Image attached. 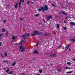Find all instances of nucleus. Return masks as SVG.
Here are the masks:
<instances>
[{
    "label": "nucleus",
    "mask_w": 75,
    "mask_h": 75,
    "mask_svg": "<svg viewBox=\"0 0 75 75\" xmlns=\"http://www.w3.org/2000/svg\"><path fill=\"white\" fill-rule=\"evenodd\" d=\"M20 50H21V51L23 52L25 51V46H21L20 47Z\"/></svg>",
    "instance_id": "nucleus-1"
},
{
    "label": "nucleus",
    "mask_w": 75,
    "mask_h": 75,
    "mask_svg": "<svg viewBox=\"0 0 75 75\" xmlns=\"http://www.w3.org/2000/svg\"><path fill=\"white\" fill-rule=\"evenodd\" d=\"M24 1V0H20V2L18 4L19 7V8L21 7V1L22 3H23Z\"/></svg>",
    "instance_id": "nucleus-2"
},
{
    "label": "nucleus",
    "mask_w": 75,
    "mask_h": 75,
    "mask_svg": "<svg viewBox=\"0 0 75 75\" xmlns=\"http://www.w3.org/2000/svg\"><path fill=\"white\" fill-rule=\"evenodd\" d=\"M52 16H48L47 18V19L48 20H51V19H52Z\"/></svg>",
    "instance_id": "nucleus-3"
},
{
    "label": "nucleus",
    "mask_w": 75,
    "mask_h": 75,
    "mask_svg": "<svg viewBox=\"0 0 75 75\" xmlns=\"http://www.w3.org/2000/svg\"><path fill=\"white\" fill-rule=\"evenodd\" d=\"M44 9L45 10H46V11H47L48 10V6H45L44 7Z\"/></svg>",
    "instance_id": "nucleus-4"
},
{
    "label": "nucleus",
    "mask_w": 75,
    "mask_h": 75,
    "mask_svg": "<svg viewBox=\"0 0 75 75\" xmlns=\"http://www.w3.org/2000/svg\"><path fill=\"white\" fill-rule=\"evenodd\" d=\"M33 33H35V35H37V34H38V31L35 30L34 31Z\"/></svg>",
    "instance_id": "nucleus-5"
},
{
    "label": "nucleus",
    "mask_w": 75,
    "mask_h": 75,
    "mask_svg": "<svg viewBox=\"0 0 75 75\" xmlns=\"http://www.w3.org/2000/svg\"><path fill=\"white\" fill-rule=\"evenodd\" d=\"M74 39H71L70 40V41H73V42H75V37H74Z\"/></svg>",
    "instance_id": "nucleus-6"
},
{
    "label": "nucleus",
    "mask_w": 75,
    "mask_h": 75,
    "mask_svg": "<svg viewBox=\"0 0 75 75\" xmlns=\"http://www.w3.org/2000/svg\"><path fill=\"white\" fill-rule=\"evenodd\" d=\"M40 8L41 9V10L43 11H45V10L44 9V8L43 7V6H41Z\"/></svg>",
    "instance_id": "nucleus-7"
},
{
    "label": "nucleus",
    "mask_w": 75,
    "mask_h": 75,
    "mask_svg": "<svg viewBox=\"0 0 75 75\" xmlns=\"http://www.w3.org/2000/svg\"><path fill=\"white\" fill-rule=\"evenodd\" d=\"M70 45H69L66 46V47H65V50H67V49H68V48H69V47Z\"/></svg>",
    "instance_id": "nucleus-8"
},
{
    "label": "nucleus",
    "mask_w": 75,
    "mask_h": 75,
    "mask_svg": "<svg viewBox=\"0 0 75 75\" xmlns=\"http://www.w3.org/2000/svg\"><path fill=\"white\" fill-rule=\"evenodd\" d=\"M2 31L3 33H4V32H6V29L4 28H3L2 30Z\"/></svg>",
    "instance_id": "nucleus-9"
},
{
    "label": "nucleus",
    "mask_w": 75,
    "mask_h": 75,
    "mask_svg": "<svg viewBox=\"0 0 75 75\" xmlns=\"http://www.w3.org/2000/svg\"><path fill=\"white\" fill-rule=\"evenodd\" d=\"M70 24H71V25H75V23H74L71 22H70Z\"/></svg>",
    "instance_id": "nucleus-10"
},
{
    "label": "nucleus",
    "mask_w": 75,
    "mask_h": 75,
    "mask_svg": "<svg viewBox=\"0 0 75 75\" xmlns=\"http://www.w3.org/2000/svg\"><path fill=\"white\" fill-rule=\"evenodd\" d=\"M44 35L46 36H49V35H50V34H45Z\"/></svg>",
    "instance_id": "nucleus-11"
},
{
    "label": "nucleus",
    "mask_w": 75,
    "mask_h": 75,
    "mask_svg": "<svg viewBox=\"0 0 75 75\" xmlns=\"http://www.w3.org/2000/svg\"><path fill=\"white\" fill-rule=\"evenodd\" d=\"M34 53L35 54H38V52H37V51L35 50L34 52Z\"/></svg>",
    "instance_id": "nucleus-12"
},
{
    "label": "nucleus",
    "mask_w": 75,
    "mask_h": 75,
    "mask_svg": "<svg viewBox=\"0 0 75 75\" xmlns=\"http://www.w3.org/2000/svg\"><path fill=\"white\" fill-rule=\"evenodd\" d=\"M70 69V68L69 67H65V69Z\"/></svg>",
    "instance_id": "nucleus-13"
},
{
    "label": "nucleus",
    "mask_w": 75,
    "mask_h": 75,
    "mask_svg": "<svg viewBox=\"0 0 75 75\" xmlns=\"http://www.w3.org/2000/svg\"><path fill=\"white\" fill-rule=\"evenodd\" d=\"M22 37L23 38H24V39H25V35H23L22 36Z\"/></svg>",
    "instance_id": "nucleus-14"
},
{
    "label": "nucleus",
    "mask_w": 75,
    "mask_h": 75,
    "mask_svg": "<svg viewBox=\"0 0 75 75\" xmlns=\"http://www.w3.org/2000/svg\"><path fill=\"white\" fill-rule=\"evenodd\" d=\"M18 5V4L16 3V4L15 5V8H17V7Z\"/></svg>",
    "instance_id": "nucleus-15"
},
{
    "label": "nucleus",
    "mask_w": 75,
    "mask_h": 75,
    "mask_svg": "<svg viewBox=\"0 0 75 75\" xmlns=\"http://www.w3.org/2000/svg\"><path fill=\"white\" fill-rule=\"evenodd\" d=\"M42 33H38V35H42Z\"/></svg>",
    "instance_id": "nucleus-16"
},
{
    "label": "nucleus",
    "mask_w": 75,
    "mask_h": 75,
    "mask_svg": "<svg viewBox=\"0 0 75 75\" xmlns=\"http://www.w3.org/2000/svg\"><path fill=\"white\" fill-rule=\"evenodd\" d=\"M9 75H11L13 74V71H10L8 74Z\"/></svg>",
    "instance_id": "nucleus-17"
},
{
    "label": "nucleus",
    "mask_w": 75,
    "mask_h": 75,
    "mask_svg": "<svg viewBox=\"0 0 75 75\" xmlns=\"http://www.w3.org/2000/svg\"><path fill=\"white\" fill-rule=\"evenodd\" d=\"M4 56L5 57H7V53H5L4 54Z\"/></svg>",
    "instance_id": "nucleus-18"
},
{
    "label": "nucleus",
    "mask_w": 75,
    "mask_h": 75,
    "mask_svg": "<svg viewBox=\"0 0 75 75\" xmlns=\"http://www.w3.org/2000/svg\"><path fill=\"white\" fill-rule=\"evenodd\" d=\"M6 72H7V73H8V72H9V69L8 68L7 69V70H6Z\"/></svg>",
    "instance_id": "nucleus-19"
},
{
    "label": "nucleus",
    "mask_w": 75,
    "mask_h": 75,
    "mask_svg": "<svg viewBox=\"0 0 75 75\" xmlns=\"http://www.w3.org/2000/svg\"><path fill=\"white\" fill-rule=\"evenodd\" d=\"M57 28H59V25L58 24H57Z\"/></svg>",
    "instance_id": "nucleus-20"
},
{
    "label": "nucleus",
    "mask_w": 75,
    "mask_h": 75,
    "mask_svg": "<svg viewBox=\"0 0 75 75\" xmlns=\"http://www.w3.org/2000/svg\"><path fill=\"white\" fill-rule=\"evenodd\" d=\"M30 35V34L29 33H27L25 34V36H29Z\"/></svg>",
    "instance_id": "nucleus-21"
},
{
    "label": "nucleus",
    "mask_w": 75,
    "mask_h": 75,
    "mask_svg": "<svg viewBox=\"0 0 75 75\" xmlns=\"http://www.w3.org/2000/svg\"><path fill=\"white\" fill-rule=\"evenodd\" d=\"M55 54H53L52 55H51L52 57H55Z\"/></svg>",
    "instance_id": "nucleus-22"
},
{
    "label": "nucleus",
    "mask_w": 75,
    "mask_h": 75,
    "mask_svg": "<svg viewBox=\"0 0 75 75\" xmlns=\"http://www.w3.org/2000/svg\"><path fill=\"white\" fill-rule=\"evenodd\" d=\"M16 62H14V63H13L12 64V66H14V65H16Z\"/></svg>",
    "instance_id": "nucleus-23"
},
{
    "label": "nucleus",
    "mask_w": 75,
    "mask_h": 75,
    "mask_svg": "<svg viewBox=\"0 0 75 75\" xmlns=\"http://www.w3.org/2000/svg\"><path fill=\"white\" fill-rule=\"evenodd\" d=\"M23 41V40H22L19 43V44H21V43H22V42Z\"/></svg>",
    "instance_id": "nucleus-24"
},
{
    "label": "nucleus",
    "mask_w": 75,
    "mask_h": 75,
    "mask_svg": "<svg viewBox=\"0 0 75 75\" xmlns=\"http://www.w3.org/2000/svg\"><path fill=\"white\" fill-rule=\"evenodd\" d=\"M12 39L13 40H15L16 39V38L15 37V36H13L12 37Z\"/></svg>",
    "instance_id": "nucleus-25"
},
{
    "label": "nucleus",
    "mask_w": 75,
    "mask_h": 75,
    "mask_svg": "<svg viewBox=\"0 0 75 75\" xmlns=\"http://www.w3.org/2000/svg\"><path fill=\"white\" fill-rule=\"evenodd\" d=\"M3 62L7 63L8 62V61L7 60H4L3 61Z\"/></svg>",
    "instance_id": "nucleus-26"
},
{
    "label": "nucleus",
    "mask_w": 75,
    "mask_h": 75,
    "mask_svg": "<svg viewBox=\"0 0 75 75\" xmlns=\"http://www.w3.org/2000/svg\"><path fill=\"white\" fill-rule=\"evenodd\" d=\"M35 33H34L33 34H32L31 35V36H34L35 35Z\"/></svg>",
    "instance_id": "nucleus-27"
},
{
    "label": "nucleus",
    "mask_w": 75,
    "mask_h": 75,
    "mask_svg": "<svg viewBox=\"0 0 75 75\" xmlns=\"http://www.w3.org/2000/svg\"><path fill=\"white\" fill-rule=\"evenodd\" d=\"M62 14H64V15H66V16H67V14H65V13L64 12H62Z\"/></svg>",
    "instance_id": "nucleus-28"
},
{
    "label": "nucleus",
    "mask_w": 75,
    "mask_h": 75,
    "mask_svg": "<svg viewBox=\"0 0 75 75\" xmlns=\"http://www.w3.org/2000/svg\"><path fill=\"white\" fill-rule=\"evenodd\" d=\"M2 35H3V34H0V38H1V37H2Z\"/></svg>",
    "instance_id": "nucleus-29"
},
{
    "label": "nucleus",
    "mask_w": 75,
    "mask_h": 75,
    "mask_svg": "<svg viewBox=\"0 0 75 75\" xmlns=\"http://www.w3.org/2000/svg\"><path fill=\"white\" fill-rule=\"evenodd\" d=\"M39 44V42H38L37 43V44L36 45V47H37L38 46V44Z\"/></svg>",
    "instance_id": "nucleus-30"
},
{
    "label": "nucleus",
    "mask_w": 75,
    "mask_h": 75,
    "mask_svg": "<svg viewBox=\"0 0 75 75\" xmlns=\"http://www.w3.org/2000/svg\"><path fill=\"white\" fill-rule=\"evenodd\" d=\"M8 33L7 32L6 34V37H8Z\"/></svg>",
    "instance_id": "nucleus-31"
},
{
    "label": "nucleus",
    "mask_w": 75,
    "mask_h": 75,
    "mask_svg": "<svg viewBox=\"0 0 75 75\" xmlns=\"http://www.w3.org/2000/svg\"><path fill=\"white\" fill-rule=\"evenodd\" d=\"M39 72L40 73H42V70H40L39 71Z\"/></svg>",
    "instance_id": "nucleus-32"
},
{
    "label": "nucleus",
    "mask_w": 75,
    "mask_h": 75,
    "mask_svg": "<svg viewBox=\"0 0 75 75\" xmlns=\"http://www.w3.org/2000/svg\"><path fill=\"white\" fill-rule=\"evenodd\" d=\"M39 16V14H37L35 15V16Z\"/></svg>",
    "instance_id": "nucleus-33"
},
{
    "label": "nucleus",
    "mask_w": 75,
    "mask_h": 75,
    "mask_svg": "<svg viewBox=\"0 0 75 75\" xmlns=\"http://www.w3.org/2000/svg\"><path fill=\"white\" fill-rule=\"evenodd\" d=\"M3 22L4 23H6V20L4 21H3Z\"/></svg>",
    "instance_id": "nucleus-34"
},
{
    "label": "nucleus",
    "mask_w": 75,
    "mask_h": 75,
    "mask_svg": "<svg viewBox=\"0 0 75 75\" xmlns=\"http://www.w3.org/2000/svg\"><path fill=\"white\" fill-rule=\"evenodd\" d=\"M62 47V46H61V45L59 46V49H60V48H61Z\"/></svg>",
    "instance_id": "nucleus-35"
},
{
    "label": "nucleus",
    "mask_w": 75,
    "mask_h": 75,
    "mask_svg": "<svg viewBox=\"0 0 75 75\" xmlns=\"http://www.w3.org/2000/svg\"><path fill=\"white\" fill-rule=\"evenodd\" d=\"M52 6L53 7H55V6L53 4H52Z\"/></svg>",
    "instance_id": "nucleus-36"
},
{
    "label": "nucleus",
    "mask_w": 75,
    "mask_h": 75,
    "mask_svg": "<svg viewBox=\"0 0 75 75\" xmlns=\"http://www.w3.org/2000/svg\"><path fill=\"white\" fill-rule=\"evenodd\" d=\"M29 3H30V1H28L27 2L26 4H29Z\"/></svg>",
    "instance_id": "nucleus-37"
},
{
    "label": "nucleus",
    "mask_w": 75,
    "mask_h": 75,
    "mask_svg": "<svg viewBox=\"0 0 75 75\" xmlns=\"http://www.w3.org/2000/svg\"><path fill=\"white\" fill-rule=\"evenodd\" d=\"M67 64H68V65H70L71 64V63L70 62H68L67 63Z\"/></svg>",
    "instance_id": "nucleus-38"
},
{
    "label": "nucleus",
    "mask_w": 75,
    "mask_h": 75,
    "mask_svg": "<svg viewBox=\"0 0 75 75\" xmlns=\"http://www.w3.org/2000/svg\"><path fill=\"white\" fill-rule=\"evenodd\" d=\"M38 11H41V9L39 8L38 10Z\"/></svg>",
    "instance_id": "nucleus-39"
},
{
    "label": "nucleus",
    "mask_w": 75,
    "mask_h": 75,
    "mask_svg": "<svg viewBox=\"0 0 75 75\" xmlns=\"http://www.w3.org/2000/svg\"><path fill=\"white\" fill-rule=\"evenodd\" d=\"M1 44H2V42H0V46H1Z\"/></svg>",
    "instance_id": "nucleus-40"
},
{
    "label": "nucleus",
    "mask_w": 75,
    "mask_h": 75,
    "mask_svg": "<svg viewBox=\"0 0 75 75\" xmlns=\"http://www.w3.org/2000/svg\"><path fill=\"white\" fill-rule=\"evenodd\" d=\"M21 21H23V18H21Z\"/></svg>",
    "instance_id": "nucleus-41"
},
{
    "label": "nucleus",
    "mask_w": 75,
    "mask_h": 75,
    "mask_svg": "<svg viewBox=\"0 0 75 75\" xmlns=\"http://www.w3.org/2000/svg\"><path fill=\"white\" fill-rule=\"evenodd\" d=\"M71 73V71H69V72H67L66 73Z\"/></svg>",
    "instance_id": "nucleus-42"
},
{
    "label": "nucleus",
    "mask_w": 75,
    "mask_h": 75,
    "mask_svg": "<svg viewBox=\"0 0 75 75\" xmlns=\"http://www.w3.org/2000/svg\"><path fill=\"white\" fill-rule=\"evenodd\" d=\"M1 57H4V55H1Z\"/></svg>",
    "instance_id": "nucleus-43"
},
{
    "label": "nucleus",
    "mask_w": 75,
    "mask_h": 75,
    "mask_svg": "<svg viewBox=\"0 0 75 75\" xmlns=\"http://www.w3.org/2000/svg\"><path fill=\"white\" fill-rule=\"evenodd\" d=\"M63 28L64 29V30H66L67 29V28H65V27H64Z\"/></svg>",
    "instance_id": "nucleus-44"
},
{
    "label": "nucleus",
    "mask_w": 75,
    "mask_h": 75,
    "mask_svg": "<svg viewBox=\"0 0 75 75\" xmlns=\"http://www.w3.org/2000/svg\"><path fill=\"white\" fill-rule=\"evenodd\" d=\"M43 22H44V23H46V22H45V20H44Z\"/></svg>",
    "instance_id": "nucleus-45"
},
{
    "label": "nucleus",
    "mask_w": 75,
    "mask_h": 75,
    "mask_svg": "<svg viewBox=\"0 0 75 75\" xmlns=\"http://www.w3.org/2000/svg\"><path fill=\"white\" fill-rule=\"evenodd\" d=\"M26 42V41H24L23 42H24V43H25V42Z\"/></svg>",
    "instance_id": "nucleus-46"
},
{
    "label": "nucleus",
    "mask_w": 75,
    "mask_h": 75,
    "mask_svg": "<svg viewBox=\"0 0 75 75\" xmlns=\"http://www.w3.org/2000/svg\"><path fill=\"white\" fill-rule=\"evenodd\" d=\"M38 24H39V25H40V24H41V23H38Z\"/></svg>",
    "instance_id": "nucleus-47"
},
{
    "label": "nucleus",
    "mask_w": 75,
    "mask_h": 75,
    "mask_svg": "<svg viewBox=\"0 0 75 75\" xmlns=\"http://www.w3.org/2000/svg\"><path fill=\"white\" fill-rule=\"evenodd\" d=\"M64 23H66V22H65V21H64Z\"/></svg>",
    "instance_id": "nucleus-48"
},
{
    "label": "nucleus",
    "mask_w": 75,
    "mask_h": 75,
    "mask_svg": "<svg viewBox=\"0 0 75 75\" xmlns=\"http://www.w3.org/2000/svg\"><path fill=\"white\" fill-rule=\"evenodd\" d=\"M73 61H75V59H73Z\"/></svg>",
    "instance_id": "nucleus-49"
},
{
    "label": "nucleus",
    "mask_w": 75,
    "mask_h": 75,
    "mask_svg": "<svg viewBox=\"0 0 75 75\" xmlns=\"http://www.w3.org/2000/svg\"><path fill=\"white\" fill-rule=\"evenodd\" d=\"M32 4H34V3H33V2H32Z\"/></svg>",
    "instance_id": "nucleus-50"
},
{
    "label": "nucleus",
    "mask_w": 75,
    "mask_h": 75,
    "mask_svg": "<svg viewBox=\"0 0 75 75\" xmlns=\"http://www.w3.org/2000/svg\"><path fill=\"white\" fill-rule=\"evenodd\" d=\"M71 50L70 49H69V51H71Z\"/></svg>",
    "instance_id": "nucleus-51"
},
{
    "label": "nucleus",
    "mask_w": 75,
    "mask_h": 75,
    "mask_svg": "<svg viewBox=\"0 0 75 75\" xmlns=\"http://www.w3.org/2000/svg\"><path fill=\"white\" fill-rule=\"evenodd\" d=\"M40 31H42V30H41Z\"/></svg>",
    "instance_id": "nucleus-52"
},
{
    "label": "nucleus",
    "mask_w": 75,
    "mask_h": 75,
    "mask_svg": "<svg viewBox=\"0 0 75 75\" xmlns=\"http://www.w3.org/2000/svg\"><path fill=\"white\" fill-rule=\"evenodd\" d=\"M50 65L51 66V65H52V64H50Z\"/></svg>",
    "instance_id": "nucleus-53"
},
{
    "label": "nucleus",
    "mask_w": 75,
    "mask_h": 75,
    "mask_svg": "<svg viewBox=\"0 0 75 75\" xmlns=\"http://www.w3.org/2000/svg\"><path fill=\"white\" fill-rule=\"evenodd\" d=\"M37 75H40V74H37Z\"/></svg>",
    "instance_id": "nucleus-54"
},
{
    "label": "nucleus",
    "mask_w": 75,
    "mask_h": 75,
    "mask_svg": "<svg viewBox=\"0 0 75 75\" xmlns=\"http://www.w3.org/2000/svg\"><path fill=\"white\" fill-rule=\"evenodd\" d=\"M66 18H68V17H66Z\"/></svg>",
    "instance_id": "nucleus-55"
},
{
    "label": "nucleus",
    "mask_w": 75,
    "mask_h": 75,
    "mask_svg": "<svg viewBox=\"0 0 75 75\" xmlns=\"http://www.w3.org/2000/svg\"><path fill=\"white\" fill-rule=\"evenodd\" d=\"M34 1H36V0H34Z\"/></svg>",
    "instance_id": "nucleus-56"
}]
</instances>
